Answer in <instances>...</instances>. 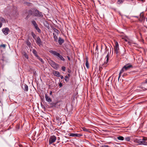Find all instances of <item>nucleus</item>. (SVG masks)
Segmentation results:
<instances>
[{"label": "nucleus", "mask_w": 147, "mask_h": 147, "mask_svg": "<svg viewBox=\"0 0 147 147\" xmlns=\"http://www.w3.org/2000/svg\"><path fill=\"white\" fill-rule=\"evenodd\" d=\"M60 77L61 79H63L64 78L63 76L62 75H60Z\"/></svg>", "instance_id": "nucleus-39"}, {"label": "nucleus", "mask_w": 147, "mask_h": 147, "mask_svg": "<svg viewBox=\"0 0 147 147\" xmlns=\"http://www.w3.org/2000/svg\"><path fill=\"white\" fill-rule=\"evenodd\" d=\"M45 98L47 101L48 102H51L52 101V100L50 97L47 94H45Z\"/></svg>", "instance_id": "nucleus-15"}, {"label": "nucleus", "mask_w": 147, "mask_h": 147, "mask_svg": "<svg viewBox=\"0 0 147 147\" xmlns=\"http://www.w3.org/2000/svg\"><path fill=\"white\" fill-rule=\"evenodd\" d=\"M31 35L33 38L35 39H36L35 37H36V35L33 32H31Z\"/></svg>", "instance_id": "nucleus-30"}, {"label": "nucleus", "mask_w": 147, "mask_h": 147, "mask_svg": "<svg viewBox=\"0 0 147 147\" xmlns=\"http://www.w3.org/2000/svg\"><path fill=\"white\" fill-rule=\"evenodd\" d=\"M53 74L55 76L57 77H59L60 76V74L58 71H55L54 72Z\"/></svg>", "instance_id": "nucleus-19"}, {"label": "nucleus", "mask_w": 147, "mask_h": 147, "mask_svg": "<svg viewBox=\"0 0 147 147\" xmlns=\"http://www.w3.org/2000/svg\"><path fill=\"white\" fill-rule=\"evenodd\" d=\"M105 53L107 54V55L105 57V59H106V60L105 61L104 63L102 65V66L103 67H106L107 65H108V62L109 61V51H107V50L106 51L105 53Z\"/></svg>", "instance_id": "nucleus-4"}, {"label": "nucleus", "mask_w": 147, "mask_h": 147, "mask_svg": "<svg viewBox=\"0 0 147 147\" xmlns=\"http://www.w3.org/2000/svg\"><path fill=\"white\" fill-rule=\"evenodd\" d=\"M56 103H52L51 104L53 106H55L56 105Z\"/></svg>", "instance_id": "nucleus-41"}, {"label": "nucleus", "mask_w": 147, "mask_h": 147, "mask_svg": "<svg viewBox=\"0 0 147 147\" xmlns=\"http://www.w3.org/2000/svg\"><path fill=\"white\" fill-rule=\"evenodd\" d=\"M24 90L25 91H28V86L25 84L24 85Z\"/></svg>", "instance_id": "nucleus-24"}, {"label": "nucleus", "mask_w": 147, "mask_h": 147, "mask_svg": "<svg viewBox=\"0 0 147 147\" xmlns=\"http://www.w3.org/2000/svg\"><path fill=\"white\" fill-rule=\"evenodd\" d=\"M101 68V67H100L99 69V70L100 69V68Z\"/></svg>", "instance_id": "nucleus-51"}, {"label": "nucleus", "mask_w": 147, "mask_h": 147, "mask_svg": "<svg viewBox=\"0 0 147 147\" xmlns=\"http://www.w3.org/2000/svg\"><path fill=\"white\" fill-rule=\"evenodd\" d=\"M125 140L126 141H129L130 140V138L129 137H127L125 138Z\"/></svg>", "instance_id": "nucleus-34"}, {"label": "nucleus", "mask_w": 147, "mask_h": 147, "mask_svg": "<svg viewBox=\"0 0 147 147\" xmlns=\"http://www.w3.org/2000/svg\"><path fill=\"white\" fill-rule=\"evenodd\" d=\"M26 44L28 47H30L31 44L30 42L28 41L26 42Z\"/></svg>", "instance_id": "nucleus-32"}, {"label": "nucleus", "mask_w": 147, "mask_h": 147, "mask_svg": "<svg viewBox=\"0 0 147 147\" xmlns=\"http://www.w3.org/2000/svg\"><path fill=\"white\" fill-rule=\"evenodd\" d=\"M96 50H97V51H98V46L97 45L96 47Z\"/></svg>", "instance_id": "nucleus-43"}, {"label": "nucleus", "mask_w": 147, "mask_h": 147, "mask_svg": "<svg viewBox=\"0 0 147 147\" xmlns=\"http://www.w3.org/2000/svg\"><path fill=\"white\" fill-rule=\"evenodd\" d=\"M70 75L69 74H67V76H68V77H70Z\"/></svg>", "instance_id": "nucleus-46"}, {"label": "nucleus", "mask_w": 147, "mask_h": 147, "mask_svg": "<svg viewBox=\"0 0 147 147\" xmlns=\"http://www.w3.org/2000/svg\"><path fill=\"white\" fill-rule=\"evenodd\" d=\"M86 63L85 65L87 68V69H88L89 68V64L88 61V58L87 57H86Z\"/></svg>", "instance_id": "nucleus-18"}, {"label": "nucleus", "mask_w": 147, "mask_h": 147, "mask_svg": "<svg viewBox=\"0 0 147 147\" xmlns=\"http://www.w3.org/2000/svg\"><path fill=\"white\" fill-rule=\"evenodd\" d=\"M37 58L39 59L40 61L42 63H44V61L42 60V59L41 58L38 56L37 57H36Z\"/></svg>", "instance_id": "nucleus-25"}, {"label": "nucleus", "mask_w": 147, "mask_h": 147, "mask_svg": "<svg viewBox=\"0 0 147 147\" xmlns=\"http://www.w3.org/2000/svg\"><path fill=\"white\" fill-rule=\"evenodd\" d=\"M123 2L122 0H118V3L119 4H120L121 3Z\"/></svg>", "instance_id": "nucleus-36"}, {"label": "nucleus", "mask_w": 147, "mask_h": 147, "mask_svg": "<svg viewBox=\"0 0 147 147\" xmlns=\"http://www.w3.org/2000/svg\"><path fill=\"white\" fill-rule=\"evenodd\" d=\"M125 41H127V40H125Z\"/></svg>", "instance_id": "nucleus-53"}, {"label": "nucleus", "mask_w": 147, "mask_h": 147, "mask_svg": "<svg viewBox=\"0 0 147 147\" xmlns=\"http://www.w3.org/2000/svg\"><path fill=\"white\" fill-rule=\"evenodd\" d=\"M144 145H147V137H145V139L144 140Z\"/></svg>", "instance_id": "nucleus-26"}, {"label": "nucleus", "mask_w": 147, "mask_h": 147, "mask_svg": "<svg viewBox=\"0 0 147 147\" xmlns=\"http://www.w3.org/2000/svg\"><path fill=\"white\" fill-rule=\"evenodd\" d=\"M59 43L60 45H61L64 42V40L61 38L59 37V40H58Z\"/></svg>", "instance_id": "nucleus-16"}, {"label": "nucleus", "mask_w": 147, "mask_h": 147, "mask_svg": "<svg viewBox=\"0 0 147 147\" xmlns=\"http://www.w3.org/2000/svg\"><path fill=\"white\" fill-rule=\"evenodd\" d=\"M134 17L137 18H138V17L137 16H135Z\"/></svg>", "instance_id": "nucleus-47"}, {"label": "nucleus", "mask_w": 147, "mask_h": 147, "mask_svg": "<svg viewBox=\"0 0 147 147\" xmlns=\"http://www.w3.org/2000/svg\"><path fill=\"white\" fill-rule=\"evenodd\" d=\"M110 78V77H109V79H108V81H109V79Z\"/></svg>", "instance_id": "nucleus-49"}, {"label": "nucleus", "mask_w": 147, "mask_h": 147, "mask_svg": "<svg viewBox=\"0 0 147 147\" xmlns=\"http://www.w3.org/2000/svg\"><path fill=\"white\" fill-rule=\"evenodd\" d=\"M65 81L66 82H68V80H69V78L68 77V76H65Z\"/></svg>", "instance_id": "nucleus-29"}, {"label": "nucleus", "mask_w": 147, "mask_h": 147, "mask_svg": "<svg viewBox=\"0 0 147 147\" xmlns=\"http://www.w3.org/2000/svg\"><path fill=\"white\" fill-rule=\"evenodd\" d=\"M52 94V92L51 91L50 93V95H51Z\"/></svg>", "instance_id": "nucleus-45"}, {"label": "nucleus", "mask_w": 147, "mask_h": 147, "mask_svg": "<svg viewBox=\"0 0 147 147\" xmlns=\"http://www.w3.org/2000/svg\"><path fill=\"white\" fill-rule=\"evenodd\" d=\"M82 129L84 131L88 132L89 131L88 129H86V128L85 127H83Z\"/></svg>", "instance_id": "nucleus-31"}, {"label": "nucleus", "mask_w": 147, "mask_h": 147, "mask_svg": "<svg viewBox=\"0 0 147 147\" xmlns=\"http://www.w3.org/2000/svg\"><path fill=\"white\" fill-rule=\"evenodd\" d=\"M36 40V42L37 44L39 46L42 45V42L39 37H37L36 39H35Z\"/></svg>", "instance_id": "nucleus-8"}, {"label": "nucleus", "mask_w": 147, "mask_h": 147, "mask_svg": "<svg viewBox=\"0 0 147 147\" xmlns=\"http://www.w3.org/2000/svg\"><path fill=\"white\" fill-rule=\"evenodd\" d=\"M24 56H25V57H26V58L28 59V56L27 55L25 54L24 55Z\"/></svg>", "instance_id": "nucleus-40"}, {"label": "nucleus", "mask_w": 147, "mask_h": 147, "mask_svg": "<svg viewBox=\"0 0 147 147\" xmlns=\"http://www.w3.org/2000/svg\"><path fill=\"white\" fill-rule=\"evenodd\" d=\"M53 30L54 32V33H55L56 34H58L60 33L59 31L55 28H54Z\"/></svg>", "instance_id": "nucleus-22"}, {"label": "nucleus", "mask_w": 147, "mask_h": 147, "mask_svg": "<svg viewBox=\"0 0 147 147\" xmlns=\"http://www.w3.org/2000/svg\"><path fill=\"white\" fill-rule=\"evenodd\" d=\"M53 38L55 41V42H57L58 41V37L57 36L58 34H56L55 33H53Z\"/></svg>", "instance_id": "nucleus-17"}, {"label": "nucleus", "mask_w": 147, "mask_h": 147, "mask_svg": "<svg viewBox=\"0 0 147 147\" xmlns=\"http://www.w3.org/2000/svg\"><path fill=\"white\" fill-rule=\"evenodd\" d=\"M28 14L27 15L26 17L25 18L26 20H28L30 17V16L32 14V11L31 10H29L27 13Z\"/></svg>", "instance_id": "nucleus-12"}, {"label": "nucleus", "mask_w": 147, "mask_h": 147, "mask_svg": "<svg viewBox=\"0 0 147 147\" xmlns=\"http://www.w3.org/2000/svg\"><path fill=\"white\" fill-rule=\"evenodd\" d=\"M5 22V20L2 17L0 16V28H1L2 26V23Z\"/></svg>", "instance_id": "nucleus-11"}, {"label": "nucleus", "mask_w": 147, "mask_h": 147, "mask_svg": "<svg viewBox=\"0 0 147 147\" xmlns=\"http://www.w3.org/2000/svg\"><path fill=\"white\" fill-rule=\"evenodd\" d=\"M127 75V73H124L123 75H122V76L123 77H124L126 76Z\"/></svg>", "instance_id": "nucleus-37"}, {"label": "nucleus", "mask_w": 147, "mask_h": 147, "mask_svg": "<svg viewBox=\"0 0 147 147\" xmlns=\"http://www.w3.org/2000/svg\"><path fill=\"white\" fill-rule=\"evenodd\" d=\"M100 147H110L108 145H102Z\"/></svg>", "instance_id": "nucleus-38"}, {"label": "nucleus", "mask_w": 147, "mask_h": 147, "mask_svg": "<svg viewBox=\"0 0 147 147\" xmlns=\"http://www.w3.org/2000/svg\"><path fill=\"white\" fill-rule=\"evenodd\" d=\"M6 47V45L4 44L1 45H0V47H3V48H5Z\"/></svg>", "instance_id": "nucleus-35"}, {"label": "nucleus", "mask_w": 147, "mask_h": 147, "mask_svg": "<svg viewBox=\"0 0 147 147\" xmlns=\"http://www.w3.org/2000/svg\"><path fill=\"white\" fill-rule=\"evenodd\" d=\"M82 135L81 134L71 133L70 134V136L72 137H80L82 136Z\"/></svg>", "instance_id": "nucleus-13"}, {"label": "nucleus", "mask_w": 147, "mask_h": 147, "mask_svg": "<svg viewBox=\"0 0 147 147\" xmlns=\"http://www.w3.org/2000/svg\"><path fill=\"white\" fill-rule=\"evenodd\" d=\"M145 18L144 17V14L143 13H141L140 14V18L139 20L142 21L145 19Z\"/></svg>", "instance_id": "nucleus-14"}, {"label": "nucleus", "mask_w": 147, "mask_h": 147, "mask_svg": "<svg viewBox=\"0 0 147 147\" xmlns=\"http://www.w3.org/2000/svg\"><path fill=\"white\" fill-rule=\"evenodd\" d=\"M65 67L64 66H63L61 67V69L63 71H65Z\"/></svg>", "instance_id": "nucleus-33"}, {"label": "nucleus", "mask_w": 147, "mask_h": 147, "mask_svg": "<svg viewBox=\"0 0 147 147\" xmlns=\"http://www.w3.org/2000/svg\"><path fill=\"white\" fill-rule=\"evenodd\" d=\"M48 62L49 64L55 69L57 70L59 68V65L51 60H48Z\"/></svg>", "instance_id": "nucleus-3"}, {"label": "nucleus", "mask_w": 147, "mask_h": 147, "mask_svg": "<svg viewBox=\"0 0 147 147\" xmlns=\"http://www.w3.org/2000/svg\"><path fill=\"white\" fill-rule=\"evenodd\" d=\"M134 142L138 144H139L141 145V141L140 140V139L138 140L137 139H135L134 140Z\"/></svg>", "instance_id": "nucleus-21"}, {"label": "nucleus", "mask_w": 147, "mask_h": 147, "mask_svg": "<svg viewBox=\"0 0 147 147\" xmlns=\"http://www.w3.org/2000/svg\"><path fill=\"white\" fill-rule=\"evenodd\" d=\"M146 84H147V79L146 80L145 82L143 83V86L144 87V88L145 89H147V87H146V88L145 87Z\"/></svg>", "instance_id": "nucleus-28"}, {"label": "nucleus", "mask_w": 147, "mask_h": 147, "mask_svg": "<svg viewBox=\"0 0 147 147\" xmlns=\"http://www.w3.org/2000/svg\"><path fill=\"white\" fill-rule=\"evenodd\" d=\"M56 139V137L54 136H51L49 140V144H51L55 142Z\"/></svg>", "instance_id": "nucleus-6"}, {"label": "nucleus", "mask_w": 147, "mask_h": 147, "mask_svg": "<svg viewBox=\"0 0 147 147\" xmlns=\"http://www.w3.org/2000/svg\"><path fill=\"white\" fill-rule=\"evenodd\" d=\"M115 51L116 53V54H117L118 53V50L119 49V45L118 42H115Z\"/></svg>", "instance_id": "nucleus-10"}, {"label": "nucleus", "mask_w": 147, "mask_h": 147, "mask_svg": "<svg viewBox=\"0 0 147 147\" xmlns=\"http://www.w3.org/2000/svg\"><path fill=\"white\" fill-rule=\"evenodd\" d=\"M140 0L142 1H144V0Z\"/></svg>", "instance_id": "nucleus-50"}, {"label": "nucleus", "mask_w": 147, "mask_h": 147, "mask_svg": "<svg viewBox=\"0 0 147 147\" xmlns=\"http://www.w3.org/2000/svg\"><path fill=\"white\" fill-rule=\"evenodd\" d=\"M133 67L130 64H127L124 65L121 70L120 71L119 74L118 80H119L121 76V74L124 71H125Z\"/></svg>", "instance_id": "nucleus-1"}, {"label": "nucleus", "mask_w": 147, "mask_h": 147, "mask_svg": "<svg viewBox=\"0 0 147 147\" xmlns=\"http://www.w3.org/2000/svg\"><path fill=\"white\" fill-rule=\"evenodd\" d=\"M117 139L120 140H124V138L122 136H119L117 137Z\"/></svg>", "instance_id": "nucleus-27"}, {"label": "nucleus", "mask_w": 147, "mask_h": 147, "mask_svg": "<svg viewBox=\"0 0 147 147\" xmlns=\"http://www.w3.org/2000/svg\"><path fill=\"white\" fill-rule=\"evenodd\" d=\"M146 21H147V18H146Z\"/></svg>", "instance_id": "nucleus-52"}, {"label": "nucleus", "mask_w": 147, "mask_h": 147, "mask_svg": "<svg viewBox=\"0 0 147 147\" xmlns=\"http://www.w3.org/2000/svg\"><path fill=\"white\" fill-rule=\"evenodd\" d=\"M32 23L38 32L39 33H40L41 32V30L38 28V25L36 22L34 20H33L32 21Z\"/></svg>", "instance_id": "nucleus-5"}, {"label": "nucleus", "mask_w": 147, "mask_h": 147, "mask_svg": "<svg viewBox=\"0 0 147 147\" xmlns=\"http://www.w3.org/2000/svg\"><path fill=\"white\" fill-rule=\"evenodd\" d=\"M68 60H70V57H67Z\"/></svg>", "instance_id": "nucleus-48"}, {"label": "nucleus", "mask_w": 147, "mask_h": 147, "mask_svg": "<svg viewBox=\"0 0 147 147\" xmlns=\"http://www.w3.org/2000/svg\"><path fill=\"white\" fill-rule=\"evenodd\" d=\"M145 139V137H143L142 139H140V140L141 141V145L142 144L144 145V140Z\"/></svg>", "instance_id": "nucleus-23"}, {"label": "nucleus", "mask_w": 147, "mask_h": 147, "mask_svg": "<svg viewBox=\"0 0 147 147\" xmlns=\"http://www.w3.org/2000/svg\"><path fill=\"white\" fill-rule=\"evenodd\" d=\"M32 52L35 57H36L38 56L37 55V51L35 49H34L32 50Z\"/></svg>", "instance_id": "nucleus-20"}, {"label": "nucleus", "mask_w": 147, "mask_h": 147, "mask_svg": "<svg viewBox=\"0 0 147 147\" xmlns=\"http://www.w3.org/2000/svg\"><path fill=\"white\" fill-rule=\"evenodd\" d=\"M2 31L3 33L5 35H7L9 32V29L8 28H5L2 29Z\"/></svg>", "instance_id": "nucleus-9"}, {"label": "nucleus", "mask_w": 147, "mask_h": 147, "mask_svg": "<svg viewBox=\"0 0 147 147\" xmlns=\"http://www.w3.org/2000/svg\"><path fill=\"white\" fill-rule=\"evenodd\" d=\"M34 16H36L40 17H42L43 16L41 12H40L38 10H35L34 13Z\"/></svg>", "instance_id": "nucleus-7"}, {"label": "nucleus", "mask_w": 147, "mask_h": 147, "mask_svg": "<svg viewBox=\"0 0 147 147\" xmlns=\"http://www.w3.org/2000/svg\"><path fill=\"white\" fill-rule=\"evenodd\" d=\"M59 86L60 87H61L62 86V85L61 83H60L59 84Z\"/></svg>", "instance_id": "nucleus-42"}, {"label": "nucleus", "mask_w": 147, "mask_h": 147, "mask_svg": "<svg viewBox=\"0 0 147 147\" xmlns=\"http://www.w3.org/2000/svg\"><path fill=\"white\" fill-rule=\"evenodd\" d=\"M18 147H22V145L20 144L18 145Z\"/></svg>", "instance_id": "nucleus-44"}, {"label": "nucleus", "mask_w": 147, "mask_h": 147, "mask_svg": "<svg viewBox=\"0 0 147 147\" xmlns=\"http://www.w3.org/2000/svg\"><path fill=\"white\" fill-rule=\"evenodd\" d=\"M49 52L53 55L56 56L58 59L63 61H65V59L63 57L56 51L53 50H50L49 51Z\"/></svg>", "instance_id": "nucleus-2"}]
</instances>
